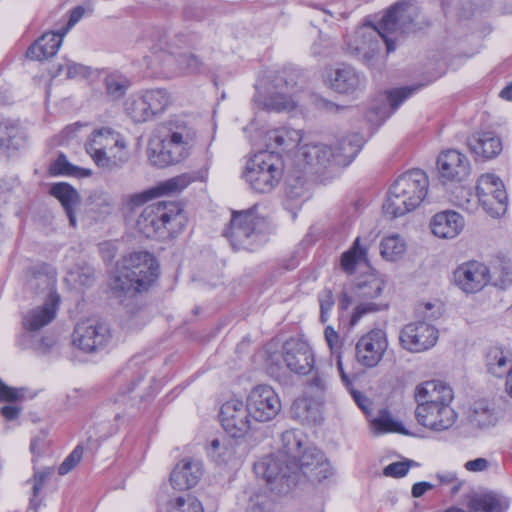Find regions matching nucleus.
<instances>
[{
    "label": "nucleus",
    "instance_id": "obj_1",
    "mask_svg": "<svg viewBox=\"0 0 512 512\" xmlns=\"http://www.w3.org/2000/svg\"><path fill=\"white\" fill-rule=\"evenodd\" d=\"M420 9L414 0L397 3L381 19L378 27L370 24L359 27L348 38L349 50L359 59L369 62L379 52L384 42L387 52H393L396 42L416 28L415 20Z\"/></svg>",
    "mask_w": 512,
    "mask_h": 512
},
{
    "label": "nucleus",
    "instance_id": "obj_2",
    "mask_svg": "<svg viewBox=\"0 0 512 512\" xmlns=\"http://www.w3.org/2000/svg\"><path fill=\"white\" fill-rule=\"evenodd\" d=\"M363 143V138L357 133L341 138L333 146L324 143H305L295 152L294 162L299 171L310 170L315 173L329 167L347 166L359 153Z\"/></svg>",
    "mask_w": 512,
    "mask_h": 512
},
{
    "label": "nucleus",
    "instance_id": "obj_3",
    "mask_svg": "<svg viewBox=\"0 0 512 512\" xmlns=\"http://www.w3.org/2000/svg\"><path fill=\"white\" fill-rule=\"evenodd\" d=\"M197 138L195 128L183 120H171L167 124V133L160 143L150 142L147 156L156 167H166L186 159Z\"/></svg>",
    "mask_w": 512,
    "mask_h": 512
},
{
    "label": "nucleus",
    "instance_id": "obj_4",
    "mask_svg": "<svg viewBox=\"0 0 512 512\" xmlns=\"http://www.w3.org/2000/svg\"><path fill=\"white\" fill-rule=\"evenodd\" d=\"M428 188L429 179L423 170L411 169L404 172L389 189L383 205L385 214L397 218L415 210L426 198Z\"/></svg>",
    "mask_w": 512,
    "mask_h": 512
},
{
    "label": "nucleus",
    "instance_id": "obj_5",
    "mask_svg": "<svg viewBox=\"0 0 512 512\" xmlns=\"http://www.w3.org/2000/svg\"><path fill=\"white\" fill-rule=\"evenodd\" d=\"M186 221V216L177 203L157 202L142 210L136 227L147 238L167 239L180 233Z\"/></svg>",
    "mask_w": 512,
    "mask_h": 512
},
{
    "label": "nucleus",
    "instance_id": "obj_6",
    "mask_svg": "<svg viewBox=\"0 0 512 512\" xmlns=\"http://www.w3.org/2000/svg\"><path fill=\"white\" fill-rule=\"evenodd\" d=\"M127 147L124 136L110 127L93 130L85 144L95 165L108 171L120 168L128 161Z\"/></svg>",
    "mask_w": 512,
    "mask_h": 512
},
{
    "label": "nucleus",
    "instance_id": "obj_7",
    "mask_svg": "<svg viewBox=\"0 0 512 512\" xmlns=\"http://www.w3.org/2000/svg\"><path fill=\"white\" fill-rule=\"evenodd\" d=\"M158 262L147 251H134L123 257L114 287L122 291L147 290L158 277Z\"/></svg>",
    "mask_w": 512,
    "mask_h": 512
},
{
    "label": "nucleus",
    "instance_id": "obj_8",
    "mask_svg": "<svg viewBox=\"0 0 512 512\" xmlns=\"http://www.w3.org/2000/svg\"><path fill=\"white\" fill-rule=\"evenodd\" d=\"M266 221L256 212V206L248 210L235 211L225 232L236 250H254L266 241Z\"/></svg>",
    "mask_w": 512,
    "mask_h": 512
},
{
    "label": "nucleus",
    "instance_id": "obj_9",
    "mask_svg": "<svg viewBox=\"0 0 512 512\" xmlns=\"http://www.w3.org/2000/svg\"><path fill=\"white\" fill-rule=\"evenodd\" d=\"M330 397L331 378L317 372L307 381L303 396L293 402L291 413L302 422L316 423L321 420V409Z\"/></svg>",
    "mask_w": 512,
    "mask_h": 512
},
{
    "label": "nucleus",
    "instance_id": "obj_10",
    "mask_svg": "<svg viewBox=\"0 0 512 512\" xmlns=\"http://www.w3.org/2000/svg\"><path fill=\"white\" fill-rule=\"evenodd\" d=\"M283 170L284 164L279 154L261 151L247 161L243 175L253 190L268 193L279 184Z\"/></svg>",
    "mask_w": 512,
    "mask_h": 512
},
{
    "label": "nucleus",
    "instance_id": "obj_11",
    "mask_svg": "<svg viewBox=\"0 0 512 512\" xmlns=\"http://www.w3.org/2000/svg\"><path fill=\"white\" fill-rule=\"evenodd\" d=\"M29 284L31 287L41 285L48 290L45 301L29 309L22 318V326L26 332H37L55 319L60 297L54 291L53 276L39 273L29 280Z\"/></svg>",
    "mask_w": 512,
    "mask_h": 512
},
{
    "label": "nucleus",
    "instance_id": "obj_12",
    "mask_svg": "<svg viewBox=\"0 0 512 512\" xmlns=\"http://www.w3.org/2000/svg\"><path fill=\"white\" fill-rule=\"evenodd\" d=\"M384 287V280L375 274H366L357 279L351 288L352 296L357 302L351 316L352 326L356 325L364 314L376 312L386 307L375 302L382 295Z\"/></svg>",
    "mask_w": 512,
    "mask_h": 512
},
{
    "label": "nucleus",
    "instance_id": "obj_13",
    "mask_svg": "<svg viewBox=\"0 0 512 512\" xmlns=\"http://www.w3.org/2000/svg\"><path fill=\"white\" fill-rule=\"evenodd\" d=\"M254 471L277 494L288 493L296 483L290 474L292 467L289 460L280 454L263 457L255 463Z\"/></svg>",
    "mask_w": 512,
    "mask_h": 512
},
{
    "label": "nucleus",
    "instance_id": "obj_14",
    "mask_svg": "<svg viewBox=\"0 0 512 512\" xmlns=\"http://www.w3.org/2000/svg\"><path fill=\"white\" fill-rule=\"evenodd\" d=\"M477 197L483 210L491 217L504 215L508 197L503 181L492 173L482 174L477 180Z\"/></svg>",
    "mask_w": 512,
    "mask_h": 512
},
{
    "label": "nucleus",
    "instance_id": "obj_15",
    "mask_svg": "<svg viewBox=\"0 0 512 512\" xmlns=\"http://www.w3.org/2000/svg\"><path fill=\"white\" fill-rule=\"evenodd\" d=\"M246 400L253 420L259 423L272 421L282 409L279 395L271 386L266 384L253 387Z\"/></svg>",
    "mask_w": 512,
    "mask_h": 512
},
{
    "label": "nucleus",
    "instance_id": "obj_16",
    "mask_svg": "<svg viewBox=\"0 0 512 512\" xmlns=\"http://www.w3.org/2000/svg\"><path fill=\"white\" fill-rule=\"evenodd\" d=\"M220 420L224 430L234 438L245 436L254 421L248 402L238 398H230L222 404Z\"/></svg>",
    "mask_w": 512,
    "mask_h": 512
},
{
    "label": "nucleus",
    "instance_id": "obj_17",
    "mask_svg": "<svg viewBox=\"0 0 512 512\" xmlns=\"http://www.w3.org/2000/svg\"><path fill=\"white\" fill-rule=\"evenodd\" d=\"M388 348V339L382 329H372L362 335L355 346L357 363L365 368H374L382 361Z\"/></svg>",
    "mask_w": 512,
    "mask_h": 512
},
{
    "label": "nucleus",
    "instance_id": "obj_18",
    "mask_svg": "<svg viewBox=\"0 0 512 512\" xmlns=\"http://www.w3.org/2000/svg\"><path fill=\"white\" fill-rule=\"evenodd\" d=\"M292 474L302 473L311 480L322 481L333 475V468L324 454L315 447L307 446L289 462Z\"/></svg>",
    "mask_w": 512,
    "mask_h": 512
},
{
    "label": "nucleus",
    "instance_id": "obj_19",
    "mask_svg": "<svg viewBox=\"0 0 512 512\" xmlns=\"http://www.w3.org/2000/svg\"><path fill=\"white\" fill-rule=\"evenodd\" d=\"M438 330L435 326L418 321L405 325L399 334V341L403 349L420 353L432 348L438 341Z\"/></svg>",
    "mask_w": 512,
    "mask_h": 512
},
{
    "label": "nucleus",
    "instance_id": "obj_20",
    "mask_svg": "<svg viewBox=\"0 0 512 512\" xmlns=\"http://www.w3.org/2000/svg\"><path fill=\"white\" fill-rule=\"evenodd\" d=\"M110 338L108 327L97 320L88 319L78 323L72 334L73 345L91 353L106 346Z\"/></svg>",
    "mask_w": 512,
    "mask_h": 512
},
{
    "label": "nucleus",
    "instance_id": "obj_21",
    "mask_svg": "<svg viewBox=\"0 0 512 512\" xmlns=\"http://www.w3.org/2000/svg\"><path fill=\"white\" fill-rule=\"evenodd\" d=\"M489 281L488 267L475 260L462 263L454 271L456 286L467 294L481 291Z\"/></svg>",
    "mask_w": 512,
    "mask_h": 512
},
{
    "label": "nucleus",
    "instance_id": "obj_22",
    "mask_svg": "<svg viewBox=\"0 0 512 512\" xmlns=\"http://www.w3.org/2000/svg\"><path fill=\"white\" fill-rule=\"evenodd\" d=\"M436 164L439 180L443 184L463 181L471 169L467 156L454 149L440 153Z\"/></svg>",
    "mask_w": 512,
    "mask_h": 512
},
{
    "label": "nucleus",
    "instance_id": "obj_23",
    "mask_svg": "<svg viewBox=\"0 0 512 512\" xmlns=\"http://www.w3.org/2000/svg\"><path fill=\"white\" fill-rule=\"evenodd\" d=\"M415 417L421 426L435 432H442L455 424L457 413L452 403H440L438 406L415 408Z\"/></svg>",
    "mask_w": 512,
    "mask_h": 512
},
{
    "label": "nucleus",
    "instance_id": "obj_24",
    "mask_svg": "<svg viewBox=\"0 0 512 512\" xmlns=\"http://www.w3.org/2000/svg\"><path fill=\"white\" fill-rule=\"evenodd\" d=\"M282 359L288 370L298 374H307L314 365V355L308 343L290 339L283 346Z\"/></svg>",
    "mask_w": 512,
    "mask_h": 512
},
{
    "label": "nucleus",
    "instance_id": "obj_25",
    "mask_svg": "<svg viewBox=\"0 0 512 512\" xmlns=\"http://www.w3.org/2000/svg\"><path fill=\"white\" fill-rule=\"evenodd\" d=\"M416 408L438 406L440 403H452L454 393L452 388L439 380H430L418 384L414 389Z\"/></svg>",
    "mask_w": 512,
    "mask_h": 512
},
{
    "label": "nucleus",
    "instance_id": "obj_26",
    "mask_svg": "<svg viewBox=\"0 0 512 512\" xmlns=\"http://www.w3.org/2000/svg\"><path fill=\"white\" fill-rule=\"evenodd\" d=\"M327 82L335 92L352 96H357L366 87L365 77L353 67L347 65L331 72Z\"/></svg>",
    "mask_w": 512,
    "mask_h": 512
},
{
    "label": "nucleus",
    "instance_id": "obj_27",
    "mask_svg": "<svg viewBox=\"0 0 512 512\" xmlns=\"http://www.w3.org/2000/svg\"><path fill=\"white\" fill-rule=\"evenodd\" d=\"M203 475V463L199 459L184 458L176 464L170 474V483L176 490L195 487Z\"/></svg>",
    "mask_w": 512,
    "mask_h": 512
},
{
    "label": "nucleus",
    "instance_id": "obj_28",
    "mask_svg": "<svg viewBox=\"0 0 512 512\" xmlns=\"http://www.w3.org/2000/svg\"><path fill=\"white\" fill-rule=\"evenodd\" d=\"M293 89L294 84L289 83L284 73L278 75L273 80V87L269 91V96L263 102L264 108L276 112H290L294 110L298 100H295L291 95Z\"/></svg>",
    "mask_w": 512,
    "mask_h": 512
},
{
    "label": "nucleus",
    "instance_id": "obj_29",
    "mask_svg": "<svg viewBox=\"0 0 512 512\" xmlns=\"http://www.w3.org/2000/svg\"><path fill=\"white\" fill-rule=\"evenodd\" d=\"M467 145L477 160H491L496 158L503 150L501 138L492 131H481L472 134Z\"/></svg>",
    "mask_w": 512,
    "mask_h": 512
},
{
    "label": "nucleus",
    "instance_id": "obj_30",
    "mask_svg": "<svg viewBox=\"0 0 512 512\" xmlns=\"http://www.w3.org/2000/svg\"><path fill=\"white\" fill-rule=\"evenodd\" d=\"M432 234L439 239H454L465 227L464 217L453 210L436 213L429 223Z\"/></svg>",
    "mask_w": 512,
    "mask_h": 512
},
{
    "label": "nucleus",
    "instance_id": "obj_31",
    "mask_svg": "<svg viewBox=\"0 0 512 512\" xmlns=\"http://www.w3.org/2000/svg\"><path fill=\"white\" fill-rule=\"evenodd\" d=\"M498 420V412L491 401L477 400L469 410L468 421L474 428L487 429L495 426Z\"/></svg>",
    "mask_w": 512,
    "mask_h": 512
},
{
    "label": "nucleus",
    "instance_id": "obj_32",
    "mask_svg": "<svg viewBox=\"0 0 512 512\" xmlns=\"http://www.w3.org/2000/svg\"><path fill=\"white\" fill-rule=\"evenodd\" d=\"M65 34L61 30L57 33L43 34L28 50L27 56L32 60H44L54 56L59 50Z\"/></svg>",
    "mask_w": 512,
    "mask_h": 512
},
{
    "label": "nucleus",
    "instance_id": "obj_33",
    "mask_svg": "<svg viewBox=\"0 0 512 512\" xmlns=\"http://www.w3.org/2000/svg\"><path fill=\"white\" fill-rule=\"evenodd\" d=\"M266 141L271 148H277L283 151H290L294 148H299V144L303 140V133L301 130H296L289 127H281L268 131L266 133Z\"/></svg>",
    "mask_w": 512,
    "mask_h": 512
},
{
    "label": "nucleus",
    "instance_id": "obj_34",
    "mask_svg": "<svg viewBox=\"0 0 512 512\" xmlns=\"http://www.w3.org/2000/svg\"><path fill=\"white\" fill-rule=\"evenodd\" d=\"M50 193L59 200L69 218L70 225L75 227V209L80 203L77 191L67 183H56L51 186Z\"/></svg>",
    "mask_w": 512,
    "mask_h": 512
},
{
    "label": "nucleus",
    "instance_id": "obj_35",
    "mask_svg": "<svg viewBox=\"0 0 512 512\" xmlns=\"http://www.w3.org/2000/svg\"><path fill=\"white\" fill-rule=\"evenodd\" d=\"M238 502L247 512H272L274 508L273 500L254 486L247 487Z\"/></svg>",
    "mask_w": 512,
    "mask_h": 512
},
{
    "label": "nucleus",
    "instance_id": "obj_36",
    "mask_svg": "<svg viewBox=\"0 0 512 512\" xmlns=\"http://www.w3.org/2000/svg\"><path fill=\"white\" fill-rule=\"evenodd\" d=\"M512 361L511 353L500 346L490 347L485 356V366L487 372L494 377L507 376L509 364Z\"/></svg>",
    "mask_w": 512,
    "mask_h": 512
},
{
    "label": "nucleus",
    "instance_id": "obj_37",
    "mask_svg": "<svg viewBox=\"0 0 512 512\" xmlns=\"http://www.w3.org/2000/svg\"><path fill=\"white\" fill-rule=\"evenodd\" d=\"M508 506V500L494 492L475 495L469 502L471 512H503Z\"/></svg>",
    "mask_w": 512,
    "mask_h": 512
},
{
    "label": "nucleus",
    "instance_id": "obj_38",
    "mask_svg": "<svg viewBox=\"0 0 512 512\" xmlns=\"http://www.w3.org/2000/svg\"><path fill=\"white\" fill-rule=\"evenodd\" d=\"M362 242L363 239L361 237H357L352 247L341 255L340 266L342 270L348 274L353 273L355 271L356 265L360 261L366 259L369 244H363Z\"/></svg>",
    "mask_w": 512,
    "mask_h": 512
},
{
    "label": "nucleus",
    "instance_id": "obj_39",
    "mask_svg": "<svg viewBox=\"0 0 512 512\" xmlns=\"http://www.w3.org/2000/svg\"><path fill=\"white\" fill-rule=\"evenodd\" d=\"M407 249L405 239L399 234H391L380 242V255L387 261L394 262L401 259Z\"/></svg>",
    "mask_w": 512,
    "mask_h": 512
},
{
    "label": "nucleus",
    "instance_id": "obj_40",
    "mask_svg": "<svg viewBox=\"0 0 512 512\" xmlns=\"http://www.w3.org/2000/svg\"><path fill=\"white\" fill-rule=\"evenodd\" d=\"M282 448L279 454L291 462L304 450V436L296 430H287L281 435Z\"/></svg>",
    "mask_w": 512,
    "mask_h": 512
},
{
    "label": "nucleus",
    "instance_id": "obj_41",
    "mask_svg": "<svg viewBox=\"0 0 512 512\" xmlns=\"http://www.w3.org/2000/svg\"><path fill=\"white\" fill-rule=\"evenodd\" d=\"M125 111L137 123L146 122L153 118L143 94L128 98L125 102Z\"/></svg>",
    "mask_w": 512,
    "mask_h": 512
},
{
    "label": "nucleus",
    "instance_id": "obj_42",
    "mask_svg": "<svg viewBox=\"0 0 512 512\" xmlns=\"http://www.w3.org/2000/svg\"><path fill=\"white\" fill-rule=\"evenodd\" d=\"M143 96L153 117L164 112L172 102L170 93L165 89L147 90Z\"/></svg>",
    "mask_w": 512,
    "mask_h": 512
},
{
    "label": "nucleus",
    "instance_id": "obj_43",
    "mask_svg": "<svg viewBox=\"0 0 512 512\" xmlns=\"http://www.w3.org/2000/svg\"><path fill=\"white\" fill-rule=\"evenodd\" d=\"M371 431L376 434L400 433L408 435L401 423L394 420L387 412H382L378 417L370 421Z\"/></svg>",
    "mask_w": 512,
    "mask_h": 512
},
{
    "label": "nucleus",
    "instance_id": "obj_44",
    "mask_svg": "<svg viewBox=\"0 0 512 512\" xmlns=\"http://www.w3.org/2000/svg\"><path fill=\"white\" fill-rule=\"evenodd\" d=\"M21 129L17 123L4 121L0 123V147L17 149L20 146Z\"/></svg>",
    "mask_w": 512,
    "mask_h": 512
},
{
    "label": "nucleus",
    "instance_id": "obj_45",
    "mask_svg": "<svg viewBox=\"0 0 512 512\" xmlns=\"http://www.w3.org/2000/svg\"><path fill=\"white\" fill-rule=\"evenodd\" d=\"M130 85L129 80L120 74H110L105 78L106 91L113 99L122 97Z\"/></svg>",
    "mask_w": 512,
    "mask_h": 512
},
{
    "label": "nucleus",
    "instance_id": "obj_46",
    "mask_svg": "<svg viewBox=\"0 0 512 512\" xmlns=\"http://www.w3.org/2000/svg\"><path fill=\"white\" fill-rule=\"evenodd\" d=\"M169 512H204V509L196 497L186 495L171 501Z\"/></svg>",
    "mask_w": 512,
    "mask_h": 512
},
{
    "label": "nucleus",
    "instance_id": "obj_47",
    "mask_svg": "<svg viewBox=\"0 0 512 512\" xmlns=\"http://www.w3.org/2000/svg\"><path fill=\"white\" fill-rule=\"evenodd\" d=\"M190 183L191 177L183 174L162 182L154 189L157 190V196H159L165 193L179 192L186 188Z\"/></svg>",
    "mask_w": 512,
    "mask_h": 512
},
{
    "label": "nucleus",
    "instance_id": "obj_48",
    "mask_svg": "<svg viewBox=\"0 0 512 512\" xmlns=\"http://www.w3.org/2000/svg\"><path fill=\"white\" fill-rule=\"evenodd\" d=\"M155 197H157V190L151 188L140 193L129 195L124 201V206L127 210L133 211Z\"/></svg>",
    "mask_w": 512,
    "mask_h": 512
},
{
    "label": "nucleus",
    "instance_id": "obj_49",
    "mask_svg": "<svg viewBox=\"0 0 512 512\" xmlns=\"http://www.w3.org/2000/svg\"><path fill=\"white\" fill-rule=\"evenodd\" d=\"M416 465L413 460L393 462L384 468L383 474L387 477L401 478L409 472L411 467Z\"/></svg>",
    "mask_w": 512,
    "mask_h": 512
},
{
    "label": "nucleus",
    "instance_id": "obj_50",
    "mask_svg": "<svg viewBox=\"0 0 512 512\" xmlns=\"http://www.w3.org/2000/svg\"><path fill=\"white\" fill-rule=\"evenodd\" d=\"M416 89V87H402L388 91L387 100L391 108L393 110L398 108V106L409 96H411Z\"/></svg>",
    "mask_w": 512,
    "mask_h": 512
},
{
    "label": "nucleus",
    "instance_id": "obj_51",
    "mask_svg": "<svg viewBox=\"0 0 512 512\" xmlns=\"http://www.w3.org/2000/svg\"><path fill=\"white\" fill-rule=\"evenodd\" d=\"M436 478L442 485H451V494H457L464 484V481L459 479L454 471H441L436 474Z\"/></svg>",
    "mask_w": 512,
    "mask_h": 512
},
{
    "label": "nucleus",
    "instance_id": "obj_52",
    "mask_svg": "<svg viewBox=\"0 0 512 512\" xmlns=\"http://www.w3.org/2000/svg\"><path fill=\"white\" fill-rule=\"evenodd\" d=\"M49 170L53 175H76L80 169L70 164L64 155H60Z\"/></svg>",
    "mask_w": 512,
    "mask_h": 512
},
{
    "label": "nucleus",
    "instance_id": "obj_53",
    "mask_svg": "<svg viewBox=\"0 0 512 512\" xmlns=\"http://www.w3.org/2000/svg\"><path fill=\"white\" fill-rule=\"evenodd\" d=\"M94 208L103 214H109L113 208V197L106 192H97L92 196Z\"/></svg>",
    "mask_w": 512,
    "mask_h": 512
},
{
    "label": "nucleus",
    "instance_id": "obj_54",
    "mask_svg": "<svg viewBox=\"0 0 512 512\" xmlns=\"http://www.w3.org/2000/svg\"><path fill=\"white\" fill-rule=\"evenodd\" d=\"M319 304L320 321L325 323L329 319V313L335 304L333 294L330 290H323L319 294Z\"/></svg>",
    "mask_w": 512,
    "mask_h": 512
},
{
    "label": "nucleus",
    "instance_id": "obj_55",
    "mask_svg": "<svg viewBox=\"0 0 512 512\" xmlns=\"http://www.w3.org/2000/svg\"><path fill=\"white\" fill-rule=\"evenodd\" d=\"M57 74H65L66 78L73 79L80 76H85L86 69L80 64L74 63L72 61H66L64 64H60L58 66Z\"/></svg>",
    "mask_w": 512,
    "mask_h": 512
},
{
    "label": "nucleus",
    "instance_id": "obj_56",
    "mask_svg": "<svg viewBox=\"0 0 512 512\" xmlns=\"http://www.w3.org/2000/svg\"><path fill=\"white\" fill-rule=\"evenodd\" d=\"M178 65L186 73H196L202 66L201 60L194 54H183L178 58Z\"/></svg>",
    "mask_w": 512,
    "mask_h": 512
},
{
    "label": "nucleus",
    "instance_id": "obj_57",
    "mask_svg": "<svg viewBox=\"0 0 512 512\" xmlns=\"http://www.w3.org/2000/svg\"><path fill=\"white\" fill-rule=\"evenodd\" d=\"M83 449L77 446L70 455L59 466L58 472L60 475L69 473L82 459Z\"/></svg>",
    "mask_w": 512,
    "mask_h": 512
},
{
    "label": "nucleus",
    "instance_id": "obj_58",
    "mask_svg": "<svg viewBox=\"0 0 512 512\" xmlns=\"http://www.w3.org/2000/svg\"><path fill=\"white\" fill-rule=\"evenodd\" d=\"M22 398V389L10 387L0 379V402H16Z\"/></svg>",
    "mask_w": 512,
    "mask_h": 512
},
{
    "label": "nucleus",
    "instance_id": "obj_59",
    "mask_svg": "<svg viewBox=\"0 0 512 512\" xmlns=\"http://www.w3.org/2000/svg\"><path fill=\"white\" fill-rule=\"evenodd\" d=\"M324 336L332 355H337V353H341L340 337L332 326H327L325 328Z\"/></svg>",
    "mask_w": 512,
    "mask_h": 512
},
{
    "label": "nucleus",
    "instance_id": "obj_60",
    "mask_svg": "<svg viewBox=\"0 0 512 512\" xmlns=\"http://www.w3.org/2000/svg\"><path fill=\"white\" fill-rule=\"evenodd\" d=\"M207 453L215 461H224L226 460L225 456L228 453V450L225 447H222L220 440L214 439L210 443Z\"/></svg>",
    "mask_w": 512,
    "mask_h": 512
},
{
    "label": "nucleus",
    "instance_id": "obj_61",
    "mask_svg": "<svg viewBox=\"0 0 512 512\" xmlns=\"http://www.w3.org/2000/svg\"><path fill=\"white\" fill-rule=\"evenodd\" d=\"M52 473L51 468H47L43 471H35L34 472V478H33V497H37L39 491L42 489L46 479L49 477V475Z\"/></svg>",
    "mask_w": 512,
    "mask_h": 512
},
{
    "label": "nucleus",
    "instance_id": "obj_62",
    "mask_svg": "<svg viewBox=\"0 0 512 512\" xmlns=\"http://www.w3.org/2000/svg\"><path fill=\"white\" fill-rule=\"evenodd\" d=\"M464 467L469 472H482L487 470L489 467V462L486 458H476L474 460H469L464 464Z\"/></svg>",
    "mask_w": 512,
    "mask_h": 512
},
{
    "label": "nucleus",
    "instance_id": "obj_63",
    "mask_svg": "<svg viewBox=\"0 0 512 512\" xmlns=\"http://www.w3.org/2000/svg\"><path fill=\"white\" fill-rule=\"evenodd\" d=\"M93 270L90 267H82L72 272V276H77L75 279L80 285H89L93 278Z\"/></svg>",
    "mask_w": 512,
    "mask_h": 512
},
{
    "label": "nucleus",
    "instance_id": "obj_64",
    "mask_svg": "<svg viewBox=\"0 0 512 512\" xmlns=\"http://www.w3.org/2000/svg\"><path fill=\"white\" fill-rule=\"evenodd\" d=\"M85 9L82 6H78L71 11L69 21L66 27L62 28L63 34H67L68 31L83 17Z\"/></svg>",
    "mask_w": 512,
    "mask_h": 512
}]
</instances>
